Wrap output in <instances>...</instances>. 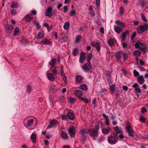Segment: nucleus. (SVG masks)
Returning a JSON list of instances; mask_svg holds the SVG:
<instances>
[{"instance_id":"f257e3e1","label":"nucleus","mask_w":148,"mask_h":148,"mask_svg":"<svg viewBox=\"0 0 148 148\" xmlns=\"http://www.w3.org/2000/svg\"><path fill=\"white\" fill-rule=\"evenodd\" d=\"M99 130V126L98 124L96 125L95 127L93 129L88 130V133L90 136L92 137H97L98 135V132Z\"/></svg>"},{"instance_id":"f03ea898","label":"nucleus","mask_w":148,"mask_h":148,"mask_svg":"<svg viewBox=\"0 0 148 148\" xmlns=\"http://www.w3.org/2000/svg\"><path fill=\"white\" fill-rule=\"evenodd\" d=\"M135 46L136 48H138L143 52H145L146 51V47L145 45L142 43L138 42L136 43L135 44Z\"/></svg>"},{"instance_id":"7ed1b4c3","label":"nucleus","mask_w":148,"mask_h":148,"mask_svg":"<svg viewBox=\"0 0 148 148\" xmlns=\"http://www.w3.org/2000/svg\"><path fill=\"white\" fill-rule=\"evenodd\" d=\"M137 29L138 33H141L148 29V25L147 24L141 25L138 27Z\"/></svg>"},{"instance_id":"20e7f679","label":"nucleus","mask_w":148,"mask_h":148,"mask_svg":"<svg viewBox=\"0 0 148 148\" xmlns=\"http://www.w3.org/2000/svg\"><path fill=\"white\" fill-rule=\"evenodd\" d=\"M107 140L108 143L111 145L115 144L118 142L115 137L112 136H108Z\"/></svg>"},{"instance_id":"39448f33","label":"nucleus","mask_w":148,"mask_h":148,"mask_svg":"<svg viewBox=\"0 0 148 148\" xmlns=\"http://www.w3.org/2000/svg\"><path fill=\"white\" fill-rule=\"evenodd\" d=\"M126 130H127L129 135L131 137H133L134 136V131L133 130L132 127H131L130 125H126Z\"/></svg>"},{"instance_id":"423d86ee","label":"nucleus","mask_w":148,"mask_h":148,"mask_svg":"<svg viewBox=\"0 0 148 148\" xmlns=\"http://www.w3.org/2000/svg\"><path fill=\"white\" fill-rule=\"evenodd\" d=\"M53 9V8L52 7H50L47 8L45 12V16L49 17L52 16L53 15L52 12Z\"/></svg>"},{"instance_id":"0eeeda50","label":"nucleus","mask_w":148,"mask_h":148,"mask_svg":"<svg viewBox=\"0 0 148 148\" xmlns=\"http://www.w3.org/2000/svg\"><path fill=\"white\" fill-rule=\"evenodd\" d=\"M91 44L93 47H95L97 50L99 51L100 50L101 47L100 46L99 43L98 42L92 41Z\"/></svg>"},{"instance_id":"6e6552de","label":"nucleus","mask_w":148,"mask_h":148,"mask_svg":"<svg viewBox=\"0 0 148 148\" xmlns=\"http://www.w3.org/2000/svg\"><path fill=\"white\" fill-rule=\"evenodd\" d=\"M90 63H86L82 67V69L86 72H87L89 71L91 68V66L90 64Z\"/></svg>"},{"instance_id":"1a4fd4ad","label":"nucleus","mask_w":148,"mask_h":148,"mask_svg":"<svg viewBox=\"0 0 148 148\" xmlns=\"http://www.w3.org/2000/svg\"><path fill=\"white\" fill-rule=\"evenodd\" d=\"M58 121L56 120H53L51 121L50 122V124L48 126V128H50L53 127L54 125L58 124Z\"/></svg>"},{"instance_id":"9d476101","label":"nucleus","mask_w":148,"mask_h":148,"mask_svg":"<svg viewBox=\"0 0 148 148\" xmlns=\"http://www.w3.org/2000/svg\"><path fill=\"white\" fill-rule=\"evenodd\" d=\"M85 54L83 52H82L80 54L79 61L80 63H82L85 60L86 58Z\"/></svg>"},{"instance_id":"9b49d317","label":"nucleus","mask_w":148,"mask_h":148,"mask_svg":"<svg viewBox=\"0 0 148 148\" xmlns=\"http://www.w3.org/2000/svg\"><path fill=\"white\" fill-rule=\"evenodd\" d=\"M44 37V34L43 31H40L38 34L35 37L37 39H40L43 38Z\"/></svg>"},{"instance_id":"f8f14e48","label":"nucleus","mask_w":148,"mask_h":148,"mask_svg":"<svg viewBox=\"0 0 148 148\" xmlns=\"http://www.w3.org/2000/svg\"><path fill=\"white\" fill-rule=\"evenodd\" d=\"M68 131L69 134L72 137V136L74 135L75 133V128L74 127H71L69 128Z\"/></svg>"},{"instance_id":"ddd939ff","label":"nucleus","mask_w":148,"mask_h":148,"mask_svg":"<svg viewBox=\"0 0 148 148\" xmlns=\"http://www.w3.org/2000/svg\"><path fill=\"white\" fill-rule=\"evenodd\" d=\"M73 94L76 97H80L82 96L83 94V92L80 90H76L74 91Z\"/></svg>"},{"instance_id":"4468645a","label":"nucleus","mask_w":148,"mask_h":148,"mask_svg":"<svg viewBox=\"0 0 148 148\" xmlns=\"http://www.w3.org/2000/svg\"><path fill=\"white\" fill-rule=\"evenodd\" d=\"M47 75L48 79L50 81H53L55 79V76L54 75L51 73H48Z\"/></svg>"},{"instance_id":"2eb2a0df","label":"nucleus","mask_w":148,"mask_h":148,"mask_svg":"<svg viewBox=\"0 0 148 148\" xmlns=\"http://www.w3.org/2000/svg\"><path fill=\"white\" fill-rule=\"evenodd\" d=\"M110 130V128L108 127H104L102 129V132L104 134H108L109 133Z\"/></svg>"},{"instance_id":"dca6fc26","label":"nucleus","mask_w":148,"mask_h":148,"mask_svg":"<svg viewBox=\"0 0 148 148\" xmlns=\"http://www.w3.org/2000/svg\"><path fill=\"white\" fill-rule=\"evenodd\" d=\"M68 119L73 120L75 118V115L73 113L71 112H69L67 114Z\"/></svg>"},{"instance_id":"f3484780","label":"nucleus","mask_w":148,"mask_h":148,"mask_svg":"<svg viewBox=\"0 0 148 148\" xmlns=\"http://www.w3.org/2000/svg\"><path fill=\"white\" fill-rule=\"evenodd\" d=\"M115 23L119 26L121 28H124L125 25L124 23L122 22L121 21L117 20L115 21Z\"/></svg>"},{"instance_id":"a211bd4d","label":"nucleus","mask_w":148,"mask_h":148,"mask_svg":"<svg viewBox=\"0 0 148 148\" xmlns=\"http://www.w3.org/2000/svg\"><path fill=\"white\" fill-rule=\"evenodd\" d=\"M123 28L120 27L118 26H115L114 27L115 31L118 34L122 32V29Z\"/></svg>"},{"instance_id":"6ab92c4d","label":"nucleus","mask_w":148,"mask_h":148,"mask_svg":"<svg viewBox=\"0 0 148 148\" xmlns=\"http://www.w3.org/2000/svg\"><path fill=\"white\" fill-rule=\"evenodd\" d=\"M33 18L32 15L31 14H28L25 16V20L27 22H29Z\"/></svg>"},{"instance_id":"aec40b11","label":"nucleus","mask_w":148,"mask_h":148,"mask_svg":"<svg viewBox=\"0 0 148 148\" xmlns=\"http://www.w3.org/2000/svg\"><path fill=\"white\" fill-rule=\"evenodd\" d=\"M41 42L43 44L45 45H49L51 44V42L49 39L45 38L42 40Z\"/></svg>"},{"instance_id":"412c9836","label":"nucleus","mask_w":148,"mask_h":148,"mask_svg":"<svg viewBox=\"0 0 148 148\" xmlns=\"http://www.w3.org/2000/svg\"><path fill=\"white\" fill-rule=\"evenodd\" d=\"M8 31L7 33L9 34H10L14 29L13 26L11 25H9L7 26Z\"/></svg>"},{"instance_id":"4be33fe9","label":"nucleus","mask_w":148,"mask_h":148,"mask_svg":"<svg viewBox=\"0 0 148 148\" xmlns=\"http://www.w3.org/2000/svg\"><path fill=\"white\" fill-rule=\"evenodd\" d=\"M75 80L79 84L82 83V77L79 75H77L76 76Z\"/></svg>"},{"instance_id":"5701e85b","label":"nucleus","mask_w":148,"mask_h":148,"mask_svg":"<svg viewBox=\"0 0 148 148\" xmlns=\"http://www.w3.org/2000/svg\"><path fill=\"white\" fill-rule=\"evenodd\" d=\"M89 10L91 16L92 17H94L95 16V13L93 11L92 6V5L89 7Z\"/></svg>"},{"instance_id":"b1692460","label":"nucleus","mask_w":148,"mask_h":148,"mask_svg":"<svg viewBox=\"0 0 148 148\" xmlns=\"http://www.w3.org/2000/svg\"><path fill=\"white\" fill-rule=\"evenodd\" d=\"M103 116L106 119V124L107 126L109 125V117L108 116L106 115L104 113L103 114Z\"/></svg>"},{"instance_id":"393cba45","label":"nucleus","mask_w":148,"mask_h":148,"mask_svg":"<svg viewBox=\"0 0 148 148\" xmlns=\"http://www.w3.org/2000/svg\"><path fill=\"white\" fill-rule=\"evenodd\" d=\"M88 133V131L86 130V129H82L80 130V133L82 136H84L86 135V134Z\"/></svg>"},{"instance_id":"a878e982","label":"nucleus","mask_w":148,"mask_h":148,"mask_svg":"<svg viewBox=\"0 0 148 148\" xmlns=\"http://www.w3.org/2000/svg\"><path fill=\"white\" fill-rule=\"evenodd\" d=\"M139 81V83L140 84H143L145 82V80L144 77L142 76H140L138 77Z\"/></svg>"},{"instance_id":"bb28decb","label":"nucleus","mask_w":148,"mask_h":148,"mask_svg":"<svg viewBox=\"0 0 148 148\" xmlns=\"http://www.w3.org/2000/svg\"><path fill=\"white\" fill-rule=\"evenodd\" d=\"M146 0H140L139 3L140 6L142 8H143L144 5L147 3Z\"/></svg>"},{"instance_id":"cd10ccee","label":"nucleus","mask_w":148,"mask_h":148,"mask_svg":"<svg viewBox=\"0 0 148 148\" xmlns=\"http://www.w3.org/2000/svg\"><path fill=\"white\" fill-rule=\"evenodd\" d=\"M36 138V134L34 133H33L31 135V138L33 143H35Z\"/></svg>"},{"instance_id":"c85d7f7f","label":"nucleus","mask_w":148,"mask_h":148,"mask_svg":"<svg viewBox=\"0 0 148 148\" xmlns=\"http://www.w3.org/2000/svg\"><path fill=\"white\" fill-rule=\"evenodd\" d=\"M56 59L55 58H53L51 60L50 63V64L51 65V67H54V65L56 64Z\"/></svg>"},{"instance_id":"c756f323","label":"nucleus","mask_w":148,"mask_h":148,"mask_svg":"<svg viewBox=\"0 0 148 148\" xmlns=\"http://www.w3.org/2000/svg\"><path fill=\"white\" fill-rule=\"evenodd\" d=\"M61 136L63 138L65 139H67L69 138V137L68 136L67 134L66 133H64L63 132L62 133Z\"/></svg>"},{"instance_id":"7c9ffc66","label":"nucleus","mask_w":148,"mask_h":148,"mask_svg":"<svg viewBox=\"0 0 148 148\" xmlns=\"http://www.w3.org/2000/svg\"><path fill=\"white\" fill-rule=\"evenodd\" d=\"M70 26V23L68 22H65L63 26L64 29L65 30H67L69 29Z\"/></svg>"},{"instance_id":"2f4dec72","label":"nucleus","mask_w":148,"mask_h":148,"mask_svg":"<svg viewBox=\"0 0 148 148\" xmlns=\"http://www.w3.org/2000/svg\"><path fill=\"white\" fill-rule=\"evenodd\" d=\"M34 120L33 119H30L28 121L27 125L28 127L31 126L34 123Z\"/></svg>"},{"instance_id":"473e14b6","label":"nucleus","mask_w":148,"mask_h":148,"mask_svg":"<svg viewBox=\"0 0 148 148\" xmlns=\"http://www.w3.org/2000/svg\"><path fill=\"white\" fill-rule=\"evenodd\" d=\"M60 73L64 81L65 82H67L66 77L63 71V70L61 71Z\"/></svg>"},{"instance_id":"72a5a7b5","label":"nucleus","mask_w":148,"mask_h":148,"mask_svg":"<svg viewBox=\"0 0 148 148\" xmlns=\"http://www.w3.org/2000/svg\"><path fill=\"white\" fill-rule=\"evenodd\" d=\"M114 130L116 132V133L118 134H121L122 133V131L119 128V127L118 126H116L114 128Z\"/></svg>"},{"instance_id":"f704fd0d","label":"nucleus","mask_w":148,"mask_h":148,"mask_svg":"<svg viewBox=\"0 0 148 148\" xmlns=\"http://www.w3.org/2000/svg\"><path fill=\"white\" fill-rule=\"evenodd\" d=\"M80 88L84 91H86L88 89L87 86L85 84H81L80 86Z\"/></svg>"},{"instance_id":"c9c22d12","label":"nucleus","mask_w":148,"mask_h":148,"mask_svg":"<svg viewBox=\"0 0 148 148\" xmlns=\"http://www.w3.org/2000/svg\"><path fill=\"white\" fill-rule=\"evenodd\" d=\"M129 32L127 31H126L125 32H123L122 34V40H124L125 38L126 35L128 34Z\"/></svg>"},{"instance_id":"e433bc0d","label":"nucleus","mask_w":148,"mask_h":148,"mask_svg":"<svg viewBox=\"0 0 148 148\" xmlns=\"http://www.w3.org/2000/svg\"><path fill=\"white\" fill-rule=\"evenodd\" d=\"M79 50L76 48H75L73 51V54L74 56H76L78 53Z\"/></svg>"},{"instance_id":"4c0bfd02","label":"nucleus","mask_w":148,"mask_h":148,"mask_svg":"<svg viewBox=\"0 0 148 148\" xmlns=\"http://www.w3.org/2000/svg\"><path fill=\"white\" fill-rule=\"evenodd\" d=\"M76 12L74 10H71L69 14V15L71 16H75Z\"/></svg>"},{"instance_id":"58836bf2","label":"nucleus","mask_w":148,"mask_h":148,"mask_svg":"<svg viewBox=\"0 0 148 148\" xmlns=\"http://www.w3.org/2000/svg\"><path fill=\"white\" fill-rule=\"evenodd\" d=\"M79 99L83 102H85L87 103H88V100L86 98H84L81 97H80L79 98Z\"/></svg>"},{"instance_id":"ea45409f","label":"nucleus","mask_w":148,"mask_h":148,"mask_svg":"<svg viewBox=\"0 0 148 148\" xmlns=\"http://www.w3.org/2000/svg\"><path fill=\"white\" fill-rule=\"evenodd\" d=\"M92 57V53H89L88 55V58L87 59V61H88V63H90V61Z\"/></svg>"},{"instance_id":"a19ab883","label":"nucleus","mask_w":148,"mask_h":148,"mask_svg":"<svg viewBox=\"0 0 148 148\" xmlns=\"http://www.w3.org/2000/svg\"><path fill=\"white\" fill-rule=\"evenodd\" d=\"M141 53L138 50H136L134 53V56H138L141 55Z\"/></svg>"},{"instance_id":"79ce46f5","label":"nucleus","mask_w":148,"mask_h":148,"mask_svg":"<svg viewBox=\"0 0 148 148\" xmlns=\"http://www.w3.org/2000/svg\"><path fill=\"white\" fill-rule=\"evenodd\" d=\"M18 5V3L17 2H13L10 7L12 8H16Z\"/></svg>"},{"instance_id":"37998d69","label":"nucleus","mask_w":148,"mask_h":148,"mask_svg":"<svg viewBox=\"0 0 148 148\" xmlns=\"http://www.w3.org/2000/svg\"><path fill=\"white\" fill-rule=\"evenodd\" d=\"M82 36L80 35L77 36L75 39V42L77 43L79 42L81 40Z\"/></svg>"},{"instance_id":"c03bdc74","label":"nucleus","mask_w":148,"mask_h":148,"mask_svg":"<svg viewBox=\"0 0 148 148\" xmlns=\"http://www.w3.org/2000/svg\"><path fill=\"white\" fill-rule=\"evenodd\" d=\"M75 100L76 99L74 98L71 97L69 99L68 101L69 102L72 103L74 102Z\"/></svg>"},{"instance_id":"a18cd8bd","label":"nucleus","mask_w":148,"mask_h":148,"mask_svg":"<svg viewBox=\"0 0 148 148\" xmlns=\"http://www.w3.org/2000/svg\"><path fill=\"white\" fill-rule=\"evenodd\" d=\"M108 42L110 45L112 46L114 45V41L113 40L110 39L108 40Z\"/></svg>"},{"instance_id":"49530a36","label":"nucleus","mask_w":148,"mask_h":148,"mask_svg":"<svg viewBox=\"0 0 148 148\" xmlns=\"http://www.w3.org/2000/svg\"><path fill=\"white\" fill-rule=\"evenodd\" d=\"M32 90V87L30 85H28L27 86V91L28 92H30Z\"/></svg>"},{"instance_id":"de8ad7c7","label":"nucleus","mask_w":148,"mask_h":148,"mask_svg":"<svg viewBox=\"0 0 148 148\" xmlns=\"http://www.w3.org/2000/svg\"><path fill=\"white\" fill-rule=\"evenodd\" d=\"M121 53L120 52L116 53V57L117 59L118 60L120 59L121 58Z\"/></svg>"},{"instance_id":"09e8293b","label":"nucleus","mask_w":148,"mask_h":148,"mask_svg":"<svg viewBox=\"0 0 148 148\" xmlns=\"http://www.w3.org/2000/svg\"><path fill=\"white\" fill-rule=\"evenodd\" d=\"M135 92L138 94L141 93V91L140 90L139 87H137V88H135Z\"/></svg>"},{"instance_id":"8fccbe9b","label":"nucleus","mask_w":148,"mask_h":148,"mask_svg":"<svg viewBox=\"0 0 148 148\" xmlns=\"http://www.w3.org/2000/svg\"><path fill=\"white\" fill-rule=\"evenodd\" d=\"M96 6L97 8H99L100 6V0H95Z\"/></svg>"},{"instance_id":"3c124183","label":"nucleus","mask_w":148,"mask_h":148,"mask_svg":"<svg viewBox=\"0 0 148 148\" xmlns=\"http://www.w3.org/2000/svg\"><path fill=\"white\" fill-rule=\"evenodd\" d=\"M133 73L134 76L136 77L138 76L139 75V73L135 70H134Z\"/></svg>"},{"instance_id":"603ef678","label":"nucleus","mask_w":148,"mask_h":148,"mask_svg":"<svg viewBox=\"0 0 148 148\" xmlns=\"http://www.w3.org/2000/svg\"><path fill=\"white\" fill-rule=\"evenodd\" d=\"M68 119V118L67 117V116H66V115L62 114L61 115V119L64 120H66Z\"/></svg>"},{"instance_id":"864d4df0","label":"nucleus","mask_w":148,"mask_h":148,"mask_svg":"<svg viewBox=\"0 0 148 148\" xmlns=\"http://www.w3.org/2000/svg\"><path fill=\"white\" fill-rule=\"evenodd\" d=\"M68 7L67 5H66L64 7L63 12L64 13H66L68 10Z\"/></svg>"},{"instance_id":"5fc2aeb1","label":"nucleus","mask_w":148,"mask_h":148,"mask_svg":"<svg viewBox=\"0 0 148 148\" xmlns=\"http://www.w3.org/2000/svg\"><path fill=\"white\" fill-rule=\"evenodd\" d=\"M136 32H133V34L131 36V40H132L134 39V38H135L136 35Z\"/></svg>"},{"instance_id":"6e6d98bb","label":"nucleus","mask_w":148,"mask_h":148,"mask_svg":"<svg viewBox=\"0 0 148 148\" xmlns=\"http://www.w3.org/2000/svg\"><path fill=\"white\" fill-rule=\"evenodd\" d=\"M123 7H121L119 9V14L120 15H122L123 14Z\"/></svg>"},{"instance_id":"4d7b16f0","label":"nucleus","mask_w":148,"mask_h":148,"mask_svg":"<svg viewBox=\"0 0 148 148\" xmlns=\"http://www.w3.org/2000/svg\"><path fill=\"white\" fill-rule=\"evenodd\" d=\"M115 85L114 84L112 85L110 87V90L113 91L114 90Z\"/></svg>"},{"instance_id":"13d9d810","label":"nucleus","mask_w":148,"mask_h":148,"mask_svg":"<svg viewBox=\"0 0 148 148\" xmlns=\"http://www.w3.org/2000/svg\"><path fill=\"white\" fill-rule=\"evenodd\" d=\"M10 13L12 15H14L16 13V11L15 9L11 10Z\"/></svg>"},{"instance_id":"bf43d9fd","label":"nucleus","mask_w":148,"mask_h":148,"mask_svg":"<svg viewBox=\"0 0 148 148\" xmlns=\"http://www.w3.org/2000/svg\"><path fill=\"white\" fill-rule=\"evenodd\" d=\"M141 16L142 19L145 21H147V20L146 19L145 16L143 14H141Z\"/></svg>"},{"instance_id":"052dcab7","label":"nucleus","mask_w":148,"mask_h":148,"mask_svg":"<svg viewBox=\"0 0 148 148\" xmlns=\"http://www.w3.org/2000/svg\"><path fill=\"white\" fill-rule=\"evenodd\" d=\"M52 71L53 73V74L54 75L57 74V70L56 69V68H54L52 69Z\"/></svg>"},{"instance_id":"680f3d73","label":"nucleus","mask_w":148,"mask_h":148,"mask_svg":"<svg viewBox=\"0 0 148 148\" xmlns=\"http://www.w3.org/2000/svg\"><path fill=\"white\" fill-rule=\"evenodd\" d=\"M15 33L14 34L15 35H17V34L19 32V29L18 28H16L15 29Z\"/></svg>"},{"instance_id":"e2e57ef3","label":"nucleus","mask_w":148,"mask_h":148,"mask_svg":"<svg viewBox=\"0 0 148 148\" xmlns=\"http://www.w3.org/2000/svg\"><path fill=\"white\" fill-rule=\"evenodd\" d=\"M140 120L141 121L142 123H144L146 121V119L144 117H141L140 118Z\"/></svg>"},{"instance_id":"0e129e2a","label":"nucleus","mask_w":148,"mask_h":148,"mask_svg":"<svg viewBox=\"0 0 148 148\" xmlns=\"http://www.w3.org/2000/svg\"><path fill=\"white\" fill-rule=\"evenodd\" d=\"M43 25L44 27H46L48 29V31H49V24L47 23H45L43 24Z\"/></svg>"},{"instance_id":"69168bd1","label":"nucleus","mask_w":148,"mask_h":148,"mask_svg":"<svg viewBox=\"0 0 148 148\" xmlns=\"http://www.w3.org/2000/svg\"><path fill=\"white\" fill-rule=\"evenodd\" d=\"M127 58V53L123 55V58L124 60L125 61L126 60Z\"/></svg>"},{"instance_id":"338daca9","label":"nucleus","mask_w":148,"mask_h":148,"mask_svg":"<svg viewBox=\"0 0 148 148\" xmlns=\"http://www.w3.org/2000/svg\"><path fill=\"white\" fill-rule=\"evenodd\" d=\"M116 117V116L114 115H112L110 116V119L111 120H114V119Z\"/></svg>"},{"instance_id":"774afa93","label":"nucleus","mask_w":148,"mask_h":148,"mask_svg":"<svg viewBox=\"0 0 148 148\" xmlns=\"http://www.w3.org/2000/svg\"><path fill=\"white\" fill-rule=\"evenodd\" d=\"M100 31V32L101 34H103L104 33V28L103 27H101V28Z\"/></svg>"}]
</instances>
